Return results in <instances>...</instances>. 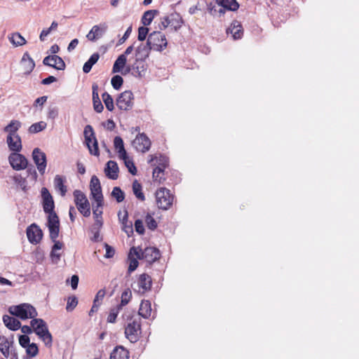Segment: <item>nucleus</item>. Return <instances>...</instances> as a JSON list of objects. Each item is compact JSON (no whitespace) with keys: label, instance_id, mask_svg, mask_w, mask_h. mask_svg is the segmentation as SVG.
Segmentation results:
<instances>
[{"label":"nucleus","instance_id":"774afa93","mask_svg":"<svg viewBox=\"0 0 359 359\" xmlns=\"http://www.w3.org/2000/svg\"><path fill=\"white\" fill-rule=\"evenodd\" d=\"M105 248H106L105 257L107 258L112 257L114 256V248H111V246H109L107 244L105 245Z\"/></svg>","mask_w":359,"mask_h":359},{"label":"nucleus","instance_id":"ddd939ff","mask_svg":"<svg viewBox=\"0 0 359 359\" xmlns=\"http://www.w3.org/2000/svg\"><path fill=\"white\" fill-rule=\"evenodd\" d=\"M32 158L40 174L43 175L47 165L46 154L39 148H35L32 151Z\"/></svg>","mask_w":359,"mask_h":359},{"label":"nucleus","instance_id":"f03ea898","mask_svg":"<svg viewBox=\"0 0 359 359\" xmlns=\"http://www.w3.org/2000/svg\"><path fill=\"white\" fill-rule=\"evenodd\" d=\"M11 314L22 320L28 318L34 319L38 316L36 309L29 304H21L17 306H12L8 309Z\"/></svg>","mask_w":359,"mask_h":359},{"label":"nucleus","instance_id":"bf43d9fd","mask_svg":"<svg viewBox=\"0 0 359 359\" xmlns=\"http://www.w3.org/2000/svg\"><path fill=\"white\" fill-rule=\"evenodd\" d=\"M122 229L128 234V236H130V233L133 232L132 222L128 221L123 223Z\"/></svg>","mask_w":359,"mask_h":359},{"label":"nucleus","instance_id":"3c124183","mask_svg":"<svg viewBox=\"0 0 359 359\" xmlns=\"http://www.w3.org/2000/svg\"><path fill=\"white\" fill-rule=\"evenodd\" d=\"M96 205H93V215L95 219H100L102 218V207L103 206V201L101 202V205H98V203H95Z\"/></svg>","mask_w":359,"mask_h":359},{"label":"nucleus","instance_id":"c85d7f7f","mask_svg":"<svg viewBox=\"0 0 359 359\" xmlns=\"http://www.w3.org/2000/svg\"><path fill=\"white\" fill-rule=\"evenodd\" d=\"M13 341H9L4 336L0 335V351L4 357L8 358L10 355V348H12Z\"/></svg>","mask_w":359,"mask_h":359},{"label":"nucleus","instance_id":"e433bc0d","mask_svg":"<svg viewBox=\"0 0 359 359\" xmlns=\"http://www.w3.org/2000/svg\"><path fill=\"white\" fill-rule=\"evenodd\" d=\"M100 58V55L97 53H93L90 58L88 60L87 62H85L83 67V71L85 73H88L91 69L92 67L98 61Z\"/></svg>","mask_w":359,"mask_h":359},{"label":"nucleus","instance_id":"39448f33","mask_svg":"<svg viewBox=\"0 0 359 359\" xmlns=\"http://www.w3.org/2000/svg\"><path fill=\"white\" fill-rule=\"evenodd\" d=\"M156 201L158 207L163 210H168L172 204L173 196L170 190L160 188L156 192Z\"/></svg>","mask_w":359,"mask_h":359},{"label":"nucleus","instance_id":"680f3d73","mask_svg":"<svg viewBox=\"0 0 359 359\" xmlns=\"http://www.w3.org/2000/svg\"><path fill=\"white\" fill-rule=\"evenodd\" d=\"M118 219H119L120 222H121V224L128 221V212L126 210H124L123 212L119 211L118 213Z\"/></svg>","mask_w":359,"mask_h":359},{"label":"nucleus","instance_id":"69168bd1","mask_svg":"<svg viewBox=\"0 0 359 359\" xmlns=\"http://www.w3.org/2000/svg\"><path fill=\"white\" fill-rule=\"evenodd\" d=\"M131 32H132V27H129L126 29V31L125 34H123V36H122V38L119 39V41H118V43H119V44H122V43H123L126 41V39L129 37V36L130 35Z\"/></svg>","mask_w":359,"mask_h":359},{"label":"nucleus","instance_id":"e2e57ef3","mask_svg":"<svg viewBox=\"0 0 359 359\" xmlns=\"http://www.w3.org/2000/svg\"><path fill=\"white\" fill-rule=\"evenodd\" d=\"M58 115V109L56 107L50 108L48 113V117L55 119Z\"/></svg>","mask_w":359,"mask_h":359},{"label":"nucleus","instance_id":"6e6d98bb","mask_svg":"<svg viewBox=\"0 0 359 359\" xmlns=\"http://www.w3.org/2000/svg\"><path fill=\"white\" fill-rule=\"evenodd\" d=\"M103 224L102 218L100 219H95V223L92 226V231H95V233L98 235V231H100Z\"/></svg>","mask_w":359,"mask_h":359},{"label":"nucleus","instance_id":"2f4dec72","mask_svg":"<svg viewBox=\"0 0 359 359\" xmlns=\"http://www.w3.org/2000/svg\"><path fill=\"white\" fill-rule=\"evenodd\" d=\"M65 181V179L63 178L62 176L57 175L54 178V187L55 190L59 191L61 194V196H65L67 192V187L64 184Z\"/></svg>","mask_w":359,"mask_h":359},{"label":"nucleus","instance_id":"9b49d317","mask_svg":"<svg viewBox=\"0 0 359 359\" xmlns=\"http://www.w3.org/2000/svg\"><path fill=\"white\" fill-rule=\"evenodd\" d=\"M8 161L13 169L15 170H25L28 164L27 159L25 156L15 151L9 155Z\"/></svg>","mask_w":359,"mask_h":359},{"label":"nucleus","instance_id":"6ab92c4d","mask_svg":"<svg viewBox=\"0 0 359 359\" xmlns=\"http://www.w3.org/2000/svg\"><path fill=\"white\" fill-rule=\"evenodd\" d=\"M127 58L124 55H120L114 63L112 72L118 73L121 72L122 74H126L133 69V65L131 66H127L126 69L124 67L126 65Z\"/></svg>","mask_w":359,"mask_h":359},{"label":"nucleus","instance_id":"5701e85b","mask_svg":"<svg viewBox=\"0 0 359 359\" xmlns=\"http://www.w3.org/2000/svg\"><path fill=\"white\" fill-rule=\"evenodd\" d=\"M159 163L153 171L152 177L154 181L161 182L163 170L167 165V158L165 156L160 155L158 157Z\"/></svg>","mask_w":359,"mask_h":359},{"label":"nucleus","instance_id":"4d7b16f0","mask_svg":"<svg viewBox=\"0 0 359 359\" xmlns=\"http://www.w3.org/2000/svg\"><path fill=\"white\" fill-rule=\"evenodd\" d=\"M135 231L140 235L144 234V228L143 225V222L140 219H137L135 222Z\"/></svg>","mask_w":359,"mask_h":359},{"label":"nucleus","instance_id":"13d9d810","mask_svg":"<svg viewBox=\"0 0 359 359\" xmlns=\"http://www.w3.org/2000/svg\"><path fill=\"white\" fill-rule=\"evenodd\" d=\"M19 344L23 348H27L30 344H29V337L26 334L20 336Z\"/></svg>","mask_w":359,"mask_h":359},{"label":"nucleus","instance_id":"37998d69","mask_svg":"<svg viewBox=\"0 0 359 359\" xmlns=\"http://www.w3.org/2000/svg\"><path fill=\"white\" fill-rule=\"evenodd\" d=\"M102 97L106 106V108L109 111H111L114 108V101L111 96L109 93L105 92L102 95Z\"/></svg>","mask_w":359,"mask_h":359},{"label":"nucleus","instance_id":"c756f323","mask_svg":"<svg viewBox=\"0 0 359 359\" xmlns=\"http://www.w3.org/2000/svg\"><path fill=\"white\" fill-rule=\"evenodd\" d=\"M3 321L6 327L11 330H18L21 325V323L18 320L8 315H4L3 316Z\"/></svg>","mask_w":359,"mask_h":359},{"label":"nucleus","instance_id":"c03bdc74","mask_svg":"<svg viewBox=\"0 0 359 359\" xmlns=\"http://www.w3.org/2000/svg\"><path fill=\"white\" fill-rule=\"evenodd\" d=\"M111 196L118 203L122 202L125 198V194L123 191L118 187H116L113 189L111 191Z\"/></svg>","mask_w":359,"mask_h":359},{"label":"nucleus","instance_id":"de8ad7c7","mask_svg":"<svg viewBox=\"0 0 359 359\" xmlns=\"http://www.w3.org/2000/svg\"><path fill=\"white\" fill-rule=\"evenodd\" d=\"M113 88L116 90H118L123 83V78L119 75L114 76L111 81Z\"/></svg>","mask_w":359,"mask_h":359},{"label":"nucleus","instance_id":"052dcab7","mask_svg":"<svg viewBox=\"0 0 359 359\" xmlns=\"http://www.w3.org/2000/svg\"><path fill=\"white\" fill-rule=\"evenodd\" d=\"M60 257H61L60 252H59L58 251H54V250H51L50 258H51L52 262L54 264H57L58 262L60 260Z\"/></svg>","mask_w":359,"mask_h":359},{"label":"nucleus","instance_id":"f3484780","mask_svg":"<svg viewBox=\"0 0 359 359\" xmlns=\"http://www.w3.org/2000/svg\"><path fill=\"white\" fill-rule=\"evenodd\" d=\"M108 28L106 23H100L93 26L90 32L87 34L86 38L90 41H95L101 39L105 34Z\"/></svg>","mask_w":359,"mask_h":359},{"label":"nucleus","instance_id":"603ef678","mask_svg":"<svg viewBox=\"0 0 359 359\" xmlns=\"http://www.w3.org/2000/svg\"><path fill=\"white\" fill-rule=\"evenodd\" d=\"M77 304H78V300H77L76 297L74 296L70 297L68 299L66 309L68 311H71L76 306Z\"/></svg>","mask_w":359,"mask_h":359},{"label":"nucleus","instance_id":"a19ab883","mask_svg":"<svg viewBox=\"0 0 359 359\" xmlns=\"http://www.w3.org/2000/svg\"><path fill=\"white\" fill-rule=\"evenodd\" d=\"M133 191L135 196L142 201L145 200L144 194L142 191V185L135 180L133 183Z\"/></svg>","mask_w":359,"mask_h":359},{"label":"nucleus","instance_id":"1a4fd4ad","mask_svg":"<svg viewBox=\"0 0 359 359\" xmlns=\"http://www.w3.org/2000/svg\"><path fill=\"white\" fill-rule=\"evenodd\" d=\"M152 285L151 278L147 273L141 274L137 281L132 285L135 292L144 294L151 290Z\"/></svg>","mask_w":359,"mask_h":359},{"label":"nucleus","instance_id":"bb28decb","mask_svg":"<svg viewBox=\"0 0 359 359\" xmlns=\"http://www.w3.org/2000/svg\"><path fill=\"white\" fill-rule=\"evenodd\" d=\"M226 32L227 34H231L234 39H241L243 35V29L241 23L236 20L233 21L227 29Z\"/></svg>","mask_w":359,"mask_h":359},{"label":"nucleus","instance_id":"9d476101","mask_svg":"<svg viewBox=\"0 0 359 359\" xmlns=\"http://www.w3.org/2000/svg\"><path fill=\"white\" fill-rule=\"evenodd\" d=\"M141 333V325L139 321L133 320L128 323L125 329L126 338L132 343L136 342L139 339Z\"/></svg>","mask_w":359,"mask_h":359},{"label":"nucleus","instance_id":"cd10ccee","mask_svg":"<svg viewBox=\"0 0 359 359\" xmlns=\"http://www.w3.org/2000/svg\"><path fill=\"white\" fill-rule=\"evenodd\" d=\"M138 314L144 318H149L151 316V305L149 300L142 301L138 311Z\"/></svg>","mask_w":359,"mask_h":359},{"label":"nucleus","instance_id":"20e7f679","mask_svg":"<svg viewBox=\"0 0 359 359\" xmlns=\"http://www.w3.org/2000/svg\"><path fill=\"white\" fill-rule=\"evenodd\" d=\"M151 48L147 43L146 44H141L137 46L135 50V61L133 64V69L139 76H141V72L143 71V66L140 67L138 62L144 61L149 55Z\"/></svg>","mask_w":359,"mask_h":359},{"label":"nucleus","instance_id":"c9c22d12","mask_svg":"<svg viewBox=\"0 0 359 359\" xmlns=\"http://www.w3.org/2000/svg\"><path fill=\"white\" fill-rule=\"evenodd\" d=\"M114 144L115 149L117 150L118 153V156L120 158H125L127 152L124 148L123 141L122 138L119 136H116L114 140Z\"/></svg>","mask_w":359,"mask_h":359},{"label":"nucleus","instance_id":"5fc2aeb1","mask_svg":"<svg viewBox=\"0 0 359 359\" xmlns=\"http://www.w3.org/2000/svg\"><path fill=\"white\" fill-rule=\"evenodd\" d=\"M149 32V29L146 27H140L138 29V40L139 41H144Z\"/></svg>","mask_w":359,"mask_h":359},{"label":"nucleus","instance_id":"7ed1b4c3","mask_svg":"<svg viewBox=\"0 0 359 359\" xmlns=\"http://www.w3.org/2000/svg\"><path fill=\"white\" fill-rule=\"evenodd\" d=\"M131 254H135L137 258L144 259L149 264L154 262L160 257L159 250L153 247L146 248L144 250L139 247H133Z\"/></svg>","mask_w":359,"mask_h":359},{"label":"nucleus","instance_id":"473e14b6","mask_svg":"<svg viewBox=\"0 0 359 359\" xmlns=\"http://www.w3.org/2000/svg\"><path fill=\"white\" fill-rule=\"evenodd\" d=\"M128 351L123 346L116 347L110 355V359H128Z\"/></svg>","mask_w":359,"mask_h":359},{"label":"nucleus","instance_id":"0eeeda50","mask_svg":"<svg viewBox=\"0 0 359 359\" xmlns=\"http://www.w3.org/2000/svg\"><path fill=\"white\" fill-rule=\"evenodd\" d=\"M74 202L79 211L84 217H89L90 215V203L86 195L80 190L74 191Z\"/></svg>","mask_w":359,"mask_h":359},{"label":"nucleus","instance_id":"f8f14e48","mask_svg":"<svg viewBox=\"0 0 359 359\" xmlns=\"http://www.w3.org/2000/svg\"><path fill=\"white\" fill-rule=\"evenodd\" d=\"M116 105L121 110H129L133 105V94L130 90L123 92L116 100Z\"/></svg>","mask_w":359,"mask_h":359},{"label":"nucleus","instance_id":"58836bf2","mask_svg":"<svg viewBox=\"0 0 359 359\" xmlns=\"http://www.w3.org/2000/svg\"><path fill=\"white\" fill-rule=\"evenodd\" d=\"M132 298V292L130 289H126L121 294V303L117 305L119 308L122 309L123 306L127 305Z\"/></svg>","mask_w":359,"mask_h":359},{"label":"nucleus","instance_id":"f704fd0d","mask_svg":"<svg viewBox=\"0 0 359 359\" xmlns=\"http://www.w3.org/2000/svg\"><path fill=\"white\" fill-rule=\"evenodd\" d=\"M10 42L15 47L26 44V39L18 32L13 33L8 36Z\"/></svg>","mask_w":359,"mask_h":359},{"label":"nucleus","instance_id":"b1692460","mask_svg":"<svg viewBox=\"0 0 359 359\" xmlns=\"http://www.w3.org/2000/svg\"><path fill=\"white\" fill-rule=\"evenodd\" d=\"M6 143L9 149L12 151L20 152L22 150V145L20 135L7 137Z\"/></svg>","mask_w":359,"mask_h":359},{"label":"nucleus","instance_id":"6e6552de","mask_svg":"<svg viewBox=\"0 0 359 359\" xmlns=\"http://www.w3.org/2000/svg\"><path fill=\"white\" fill-rule=\"evenodd\" d=\"M84 137L90 154L98 156L100 154L97 141L95 137L93 127L87 125L84 128Z\"/></svg>","mask_w":359,"mask_h":359},{"label":"nucleus","instance_id":"a211bd4d","mask_svg":"<svg viewBox=\"0 0 359 359\" xmlns=\"http://www.w3.org/2000/svg\"><path fill=\"white\" fill-rule=\"evenodd\" d=\"M27 236L31 243L37 244L42 239L43 233L39 226L32 224L27 229Z\"/></svg>","mask_w":359,"mask_h":359},{"label":"nucleus","instance_id":"72a5a7b5","mask_svg":"<svg viewBox=\"0 0 359 359\" xmlns=\"http://www.w3.org/2000/svg\"><path fill=\"white\" fill-rule=\"evenodd\" d=\"M217 3L224 8L231 11H236L239 8L236 0H218Z\"/></svg>","mask_w":359,"mask_h":359},{"label":"nucleus","instance_id":"4be33fe9","mask_svg":"<svg viewBox=\"0 0 359 359\" xmlns=\"http://www.w3.org/2000/svg\"><path fill=\"white\" fill-rule=\"evenodd\" d=\"M20 66L25 74H29L34 69L35 63L27 52L23 54L20 60Z\"/></svg>","mask_w":359,"mask_h":359},{"label":"nucleus","instance_id":"ea45409f","mask_svg":"<svg viewBox=\"0 0 359 359\" xmlns=\"http://www.w3.org/2000/svg\"><path fill=\"white\" fill-rule=\"evenodd\" d=\"M47 126V123L45 121H39L31 125L28 129L29 133H37L43 130Z\"/></svg>","mask_w":359,"mask_h":359},{"label":"nucleus","instance_id":"8fccbe9b","mask_svg":"<svg viewBox=\"0 0 359 359\" xmlns=\"http://www.w3.org/2000/svg\"><path fill=\"white\" fill-rule=\"evenodd\" d=\"M26 348V352L27 355H29L31 357L36 356L39 353L38 346L34 343L30 344Z\"/></svg>","mask_w":359,"mask_h":359},{"label":"nucleus","instance_id":"338daca9","mask_svg":"<svg viewBox=\"0 0 359 359\" xmlns=\"http://www.w3.org/2000/svg\"><path fill=\"white\" fill-rule=\"evenodd\" d=\"M48 97L47 96H41L40 97H38L34 103V105L35 107H37L38 105L42 106L46 101H47Z\"/></svg>","mask_w":359,"mask_h":359},{"label":"nucleus","instance_id":"a18cd8bd","mask_svg":"<svg viewBox=\"0 0 359 359\" xmlns=\"http://www.w3.org/2000/svg\"><path fill=\"white\" fill-rule=\"evenodd\" d=\"M121 310V309L117 306L116 307L111 309L108 315V317H107V322L110 323H115L116 320V317Z\"/></svg>","mask_w":359,"mask_h":359},{"label":"nucleus","instance_id":"2eb2a0df","mask_svg":"<svg viewBox=\"0 0 359 359\" xmlns=\"http://www.w3.org/2000/svg\"><path fill=\"white\" fill-rule=\"evenodd\" d=\"M48 227L52 241L57 239L60 231V221L55 212H50L48 216Z\"/></svg>","mask_w":359,"mask_h":359},{"label":"nucleus","instance_id":"412c9836","mask_svg":"<svg viewBox=\"0 0 359 359\" xmlns=\"http://www.w3.org/2000/svg\"><path fill=\"white\" fill-rule=\"evenodd\" d=\"M43 63L58 70H62L65 68V63L63 60L56 55L46 57L43 60Z\"/></svg>","mask_w":359,"mask_h":359},{"label":"nucleus","instance_id":"a878e982","mask_svg":"<svg viewBox=\"0 0 359 359\" xmlns=\"http://www.w3.org/2000/svg\"><path fill=\"white\" fill-rule=\"evenodd\" d=\"M106 175L111 180H116L118 178V167L117 163L114 161H109L107 163L104 169Z\"/></svg>","mask_w":359,"mask_h":359},{"label":"nucleus","instance_id":"dca6fc26","mask_svg":"<svg viewBox=\"0 0 359 359\" xmlns=\"http://www.w3.org/2000/svg\"><path fill=\"white\" fill-rule=\"evenodd\" d=\"M132 144L137 151L142 153L149 151L151 147V141L144 133L137 135Z\"/></svg>","mask_w":359,"mask_h":359},{"label":"nucleus","instance_id":"4468645a","mask_svg":"<svg viewBox=\"0 0 359 359\" xmlns=\"http://www.w3.org/2000/svg\"><path fill=\"white\" fill-rule=\"evenodd\" d=\"M90 194L95 203H98V205H101L103 201V195L100 182L97 176L93 175L90 182Z\"/></svg>","mask_w":359,"mask_h":359},{"label":"nucleus","instance_id":"864d4df0","mask_svg":"<svg viewBox=\"0 0 359 359\" xmlns=\"http://www.w3.org/2000/svg\"><path fill=\"white\" fill-rule=\"evenodd\" d=\"M105 294H106L105 290H104V289L100 290L97 292L93 302H95L99 305H101Z\"/></svg>","mask_w":359,"mask_h":359},{"label":"nucleus","instance_id":"f257e3e1","mask_svg":"<svg viewBox=\"0 0 359 359\" xmlns=\"http://www.w3.org/2000/svg\"><path fill=\"white\" fill-rule=\"evenodd\" d=\"M31 325L35 334L44 342L47 346H51L53 343V337L46 323L41 318H34L31 320Z\"/></svg>","mask_w":359,"mask_h":359},{"label":"nucleus","instance_id":"49530a36","mask_svg":"<svg viewBox=\"0 0 359 359\" xmlns=\"http://www.w3.org/2000/svg\"><path fill=\"white\" fill-rule=\"evenodd\" d=\"M124 161L126 166L128 168V171L133 175H136L137 169L135 166L133 162L129 159L128 156L126 155L125 158H121Z\"/></svg>","mask_w":359,"mask_h":359},{"label":"nucleus","instance_id":"7c9ffc66","mask_svg":"<svg viewBox=\"0 0 359 359\" xmlns=\"http://www.w3.org/2000/svg\"><path fill=\"white\" fill-rule=\"evenodd\" d=\"M98 86L97 85L93 86V107L95 111L100 113L103 111V105L100 100L98 95Z\"/></svg>","mask_w":359,"mask_h":359},{"label":"nucleus","instance_id":"79ce46f5","mask_svg":"<svg viewBox=\"0 0 359 359\" xmlns=\"http://www.w3.org/2000/svg\"><path fill=\"white\" fill-rule=\"evenodd\" d=\"M129 259V266H128V272L131 273L134 271L137 267L138 266V258L135 256V254H131V249L130 250V252L128 255Z\"/></svg>","mask_w":359,"mask_h":359},{"label":"nucleus","instance_id":"423d86ee","mask_svg":"<svg viewBox=\"0 0 359 359\" xmlns=\"http://www.w3.org/2000/svg\"><path fill=\"white\" fill-rule=\"evenodd\" d=\"M147 43L151 49L157 51H161L168 44L165 36L160 32H151L148 36Z\"/></svg>","mask_w":359,"mask_h":359},{"label":"nucleus","instance_id":"4c0bfd02","mask_svg":"<svg viewBox=\"0 0 359 359\" xmlns=\"http://www.w3.org/2000/svg\"><path fill=\"white\" fill-rule=\"evenodd\" d=\"M157 13L158 11L156 10H149L144 12L142 18V23L144 26L149 25Z\"/></svg>","mask_w":359,"mask_h":359},{"label":"nucleus","instance_id":"393cba45","mask_svg":"<svg viewBox=\"0 0 359 359\" xmlns=\"http://www.w3.org/2000/svg\"><path fill=\"white\" fill-rule=\"evenodd\" d=\"M22 126V123L18 120H11L10 123L4 127V131L6 133L7 137L19 135L18 131Z\"/></svg>","mask_w":359,"mask_h":359},{"label":"nucleus","instance_id":"0e129e2a","mask_svg":"<svg viewBox=\"0 0 359 359\" xmlns=\"http://www.w3.org/2000/svg\"><path fill=\"white\" fill-rule=\"evenodd\" d=\"M53 31L50 27L49 28H47V29H43L40 35H39V39L41 41H45L46 36L52 32Z\"/></svg>","mask_w":359,"mask_h":359},{"label":"nucleus","instance_id":"09e8293b","mask_svg":"<svg viewBox=\"0 0 359 359\" xmlns=\"http://www.w3.org/2000/svg\"><path fill=\"white\" fill-rule=\"evenodd\" d=\"M145 222L147 227L151 230H154L157 227V222L152 215L147 214L145 217Z\"/></svg>","mask_w":359,"mask_h":359},{"label":"nucleus","instance_id":"aec40b11","mask_svg":"<svg viewBox=\"0 0 359 359\" xmlns=\"http://www.w3.org/2000/svg\"><path fill=\"white\" fill-rule=\"evenodd\" d=\"M41 196L43 198V208L45 212L50 214L54 212V201L48 190L43 187L41 189Z\"/></svg>","mask_w":359,"mask_h":359}]
</instances>
